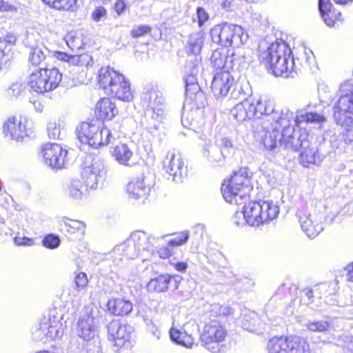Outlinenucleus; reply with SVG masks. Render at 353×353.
I'll return each instance as SVG.
<instances>
[{"label":"nucleus","mask_w":353,"mask_h":353,"mask_svg":"<svg viewBox=\"0 0 353 353\" xmlns=\"http://www.w3.org/2000/svg\"><path fill=\"white\" fill-rule=\"evenodd\" d=\"M250 91L247 85L238 86L232 90V97L241 101L232 109L231 114L239 121L246 119H261V130L259 128L257 130L263 133L261 138L264 147L271 152H276L279 139L285 130L292 126V121L297 126L302 123L320 124L326 121L323 112L312 111L310 106L307 110L298 111L294 117V113L288 108L275 110L272 101L256 99L250 96Z\"/></svg>","instance_id":"f257e3e1"},{"label":"nucleus","mask_w":353,"mask_h":353,"mask_svg":"<svg viewBox=\"0 0 353 353\" xmlns=\"http://www.w3.org/2000/svg\"><path fill=\"white\" fill-rule=\"evenodd\" d=\"M259 59L261 63L272 70L275 76L294 77V61L292 50L282 39H276L266 49L259 47Z\"/></svg>","instance_id":"f03ea898"},{"label":"nucleus","mask_w":353,"mask_h":353,"mask_svg":"<svg viewBox=\"0 0 353 353\" xmlns=\"http://www.w3.org/2000/svg\"><path fill=\"white\" fill-rule=\"evenodd\" d=\"M278 141L279 143L276 144V150L280 147L294 151L300 150V163L304 167L316 164L319 161L316 145L309 140V136L305 130L296 131L294 127L292 125L284 130L283 134Z\"/></svg>","instance_id":"7ed1b4c3"},{"label":"nucleus","mask_w":353,"mask_h":353,"mask_svg":"<svg viewBox=\"0 0 353 353\" xmlns=\"http://www.w3.org/2000/svg\"><path fill=\"white\" fill-rule=\"evenodd\" d=\"M97 85L108 95L130 102L133 99L130 82L123 74L109 66L101 68L97 73Z\"/></svg>","instance_id":"20e7f679"},{"label":"nucleus","mask_w":353,"mask_h":353,"mask_svg":"<svg viewBox=\"0 0 353 353\" xmlns=\"http://www.w3.org/2000/svg\"><path fill=\"white\" fill-rule=\"evenodd\" d=\"M339 99L333 106V117L340 126H349L353 123V82L342 83L337 92Z\"/></svg>","instance_id":"39448f33"},{"label":"nucleus","mask_w":353,"mask_h":353,"mask_svg":"<svg viewBox=\"0 0 353 353\" xmlns=\"http://www.w3.org/2000/svg\"><path fill=\"white\" fill-rule=\"evenodd\" d=\"M210 33L213 43L225 48L239 47L248 39V35L241 26L229 23L214 26Z\"/></svg>","instance_id":"423d86ee"},{"label":"nucleus","mask_w":353,"mask_h":353,"mask_svg":"<svg viewBox=\"0 0 353 353\" xmlns=\"http://www.w3.org/2000/svg\"><path fill=\"white\" fill-rule=\"evenodd\" d=\"M228 338L226 327L216 320L207 323L200 336L203 346L212 353L226 352L229 348L226 343Z\"/></svg>","instance_id":"0eeeda50"},{"label":"nucleus","mask_w":353,"mask_h":353,"mask_svg":"<svg viewBox=\"0 0 353 353\" xmlns=\"http://www.w3.org/2000/svg\"><path fill=\"white\" fill-rule=\"evenodd\" d=\"M279 212V207L269 201L250 202L244 206V219L252 226H259L275 219Z\"/></svg>","instance_id":"6e6552de"},{"label":"nucleus","mask_w":353,"mask_h":353,"mask_svg":"<svg viewBox=\"0 0 353 353\" xmlns=\"http://www.w3.org/2000/svg\"><path fill=\"white\" fill-rule=\"evenodd\" d=\"M248 183L249 179L243 172H234L230 179L222 183L221 192L225 200L231 204L244 203L250 190Z\"/></svg>","instance_id":"1a4fd4ad"},{"label":"nucleus","mask_w":353,"mask_h":353,"mask_svg":"<svg viewBox=\"0 0 353 353\" xmlns=\"http://www.w3.org/2000/svg\"><path fill=\"white\" fill-rule=\"evenodd\" d=\"M181 315L179 314L172 321V325L170 330L171 340L175 343L186 348H191L194 343V336L199 330V325L194 320L183 323L180 321Z\"/></svg>","instance_id":"9d476101"},{"label":"nucleus","mask_w":353,"mask_h":353,"mask_svg":"<svg viewBox=\"0 0 353 353\" xmlns=\"http://www.w3.org/2000/svg\"><path fill=\"white\" fill-rule=\"evenodd\" d=\"M268 353H311L308 343L296 336L273 337L267 344Z\"/></svg>","instance_id":"9b49d317"},{"label":"nucleus","mask_w":353,"mask_h":353,"mask_svg":"<svg viewBox=\"0 0 353 353\" xmlns=\"http://www.w3.org/2000/svg\"><path fill=\"white\" fill-rule=\"evenodd\" d=\"M54 58L63 63V66L77 67L75 78L77 82L88 84L86 82L88 70V54H70L63 51H54Z\"/></svg>","instance_id":"f8f14e48"},{"label":"nucleus","mask_w":353,"mask_h":353,"mask_svg":"<svg viewBox=\"0 0 353 353\" xmlns=\"http://www.w3.org/2000/svg\"><path fill=\"white\" fill-rule=\"evenodd\" d=\"M108 339L112 343L113 350L119 352L129 343L133 331L132 326L113 320L107 325Z\"/></svg>","instance_id":"ddd939ff"},{"label":"nucleus","mask_w":353,"mask_h":353,"mask_svg":"<svg viewBox=\"0 0 353 353\" xmlns=\"http://www.w3.org/2000/svg\"><path fill=\"white\" fill-rule=\"evenodd\" d=\"M41 152L45 163L52 170L63 169L68 162V150L58 143H46Z\"/></svg>","instance_id":"4468645a"},{"label":"nucleus","mask_w":353,"mask_h":353,"mask_svg":"<svg viewBox=\"0 0 353 353\" xmlns=\"http://www.w3.org/2000/svg\"><path fill=\"white\" fill-rule=\"evenodd\" d=\"M238 86H243L241 84L236 83L234 79L229 71L221 70L216 72L211 85V90L216 99H222L230 94V99H234L231 96V92ZM234 100H236L234 99Z\"/></svg>","instance_id":"2eb2a0df"},{"label":"nucleus","mask_w":353,"mask_h":353,"mask_svg":"<svg viewBox=\"0 0 353 353\" xmlns=\"http://www.w3.org/2000/svg\"><path fill=\"white\" fill-rule=\"evenodd\" d=\"M77 316L74 345L78 352L88 353V306L85 304Z\"/></svg>","instance_id":"dca6fc26"},{"label":"nucleus","mask_w":353,"mask_h":353,"mask_svg":"<svg viewBox=\"0 0 353 353\" xmlns=\"http://www.w3.org/2000/svg\"><path fill=\"white\" fill-rule=\"evenodd\" d=\"M163 169L176 182L181 181L187 172V168L181 155L171 151L167 153L163 160Z\"/></svg>","instance_id":"f3484780"},{"label":"nucleus","mask_w":353,"mask_h":353,"mask_svg":"<svg viewBox=\"0 0 353 353\" xmlns=\"http://www.w3.org/2000/svg\"><path fill=\"white\" fill-rule=\"evenodd\" d=\"M296 214L303 231L308 237L315 238L323 230L320 219L312 215L307 208L299 209Z\"/></svg>","instance_id":"a211bd4d"},{"label":"nucleus","mask_w":353,"mask_h":353,"mask_svg":"<svg viewBox=\"0 0 353 353\" xmlns=\"http://www.w3.org/2000/svg\"><path fill=\"white\" fill-rule=\"evenodd\" d=\"M141 105L146 110H158L165 108V99L162 93L152 85L144 88L141 94Z\"/></svg>","instance_id":"6ab92c4d"},{"label":"nucleus","mask_w":353,"mask_h":353,"mask_svg":"<svg viewBox=\"0 0 353 353\" xmlns=\"http://www.w3.org/2000/svg\"><path fill=\"white\" fill-rule=\"evenodd\" d=\"M79 166L81 177L83 182L78 179L72 180L69 187L70 195L75 199H80L83 196H85L88 190V185L87 183L88 180V166L87 161L83 160Z\"/></svg>","instance_id":"aec40b11"},{"label":"nucleus","mask_w":353,"mask_h":353,"mask_svg":"<svg viewBox=\"0 0 353 353\" xmlns=\"http://www.w3.org/2000/svg\"><path fill=\"white\" fill-rule=\"evenodd\" d=\"M47 317L46 323H47V339L56 340L61 338L63 335L62 324L60 323L62 314H59L56 307L46 311Z\"/></svg>","instance_id":"412c9836"},{"label":"nucleus","mask_w":353,"mask_h":353,"mask_svg":"<svg viewBox=\"0 0 353 353\" xmlns=\"http://www.w3.org/2000/svg\"><path fill=\"white\" fill-rule=\"evenodd\" d=\"M3 130L6 137L17 142L23 141L25 138L29 137L21 121H18L14 117H10L5 121Z\"/></svg>","instance_id":"4be33fe9"},{"label":"nucleus","mask_w":353,"mask_h":353,"mask_svg":"<svg viewBox=\"0 0 353 353\" xmlns=\"http://www.w3.org/2000/svg\"><path fill=\"white\" fill-rule=\"evenodd\" d=\"M17 40L14 33L10 32H1L0 33V70L3 65L6 66L12 57L10 53Z\"/></svg>","instance_id":"5701e85b"},{"label":"nucleus","mask_w":353,"mask_h":353,"mask_svg":"<svg viewBox=\"0 0 353 353\" xmlns=\"http://www.w3.org/2000/svg\"><path fill=\"white\" fill-rule=\"evenodd\" d=\"M94 112L98 119L110 121L118 114V110L110 98L103 97L96 103Z\"/></svg>","instance_id":"b1692460"},{"label":"nucleus","mask_w":353,"mask_h":353,"mask_svg":"<svg viewBox=\"0 0 353 353\" xmlns=\"http://www.w3.org/2000/svg\"><path fill=\"white\" fill-rule=\"evenodd\" d=\"M154 240V238L149 237L145 232L142 231L134 232L130 236V243L135 245L139 248L143 257L148 256L146 253L153 254Z\"/></svg>","instance_id":"393cba45"},{"label":"nucleus","mask_w":353,"mask_h":353,"mask_svg":"<svg viewBox=\"0 0 353 353\" xmlns=\"http://www.w3.org/2000/svg\"><path fill=\"white\" fill-rule=\"evenodd\" d=\"M52 51L44 46H37L32 48L30 52L28 61L33 69H40L46 66V60L54 57Z\"/></svg>","instance_id":"a878e982"},{"label":"nucleus","mask_w":353,"mask_h":353,"mask_svg":"<svg viewBox=\"0 0 353 353\" xmlns=\"http://www.w3.org/2000/svg\"><path fill=\"white\" fill-rule=\"evenodd\" d=\"M228 52L229 50L223 48L214 50L210 57V63L213 68L216 70L221 69L226 71L232 68L234 61L232 56H234V53L232 52V56L229 57Z\"/></svg>","instance_id":"bb28decb"},{"label":"nucleus","mask_w":353,"mask_h":353,"mask_svg":"<svg viewBox=\"0 0 353 353\" xmlns=\"http://www.w3.org/2000/svg\"><path fill=\"white\" fill-rule=\"evenodd\" d=\"M99 128L94 133V134L90 137V147L97 148L98 145H107L111 143L112 139H115L119 137L118 131L113 128H110L102 125L100 130Z\"/></svg>","instance_id":"cd10ccee"},{"label":"nucleus","mask_w":353,"mask_h":353,"mask_svg":"<svg viewBox=\"0 0 353 353\" xmlns=\"http://www.w3.org/2000/svg\"><path fill=\"white\" fill-rule=\"evenodd\" d=\"M181 123L183 126L196 131L204 124L203 110L199 108L186 110L184 108L181 117Z\"/></svg>","instance_id":"c85d7f7f"},{"label":"nucleus","mask_w":353,"mask_h":353,"mask_svg":"<svg viewBox=\"0 0 353 353\" xmlns=\"http://www.w3.org/2000/svg\"><path fill=\"white\" fill-rule=\"evenodd\" d=\"M75 145L77 148L84 152L85 157H81V159L87 161V154L88 150V121H84L80 122L74 131Z\"/></svg>","instance_id":"c756f323"},{"label":"nucleus","mask_w":353,"mask_h":353,"mask_svg":"<svg viewBox=\"0 0 353 353\" xmlns=\"http://www.w3.org/2000/svg\"><path fill=\"white\" fill-rule=\"evenodd\" d=\"M332 4L330 0H319V10L326 25L332 27L339 20L341 13L332 9Z\"/></svg>","instance_id":"7c9ffc66"},{"label":"nucleus","mask_w":353,"mask_h":353,"mask_svg":"<svg viewBox=\"0 0 353 353\" xmlns=\"http://www.w3.org/2000/svg\"><path fill=\"white\" fill-rule=\"evenodd\" d=\"M40 69H33L28 79V84L32 92L43 94L49 92L48 83Z\"/></svg>","instance_id":"2f4dec72"},{"label":"nucleus","mask_w":353,"mask_h":353,"mask_svg":"<svg viewBox=\"0 0 353 353\" xmlns=\"http://www.w3.org/2000/svg\"><path fill=\"white\" fill-rule=\"evenodd\" d=\"M108 311L115 316H127L133 309L131 301L124 299H111L107 303Z\"/></svg>","instance_id":"473e14b6"},{"label":"nucleus","mask_w":353,"mask_h":353,"mask_svg":"<svg viewBox=\"0 0 353 353\" xmlns=\"http://www.w3.org/2000/svg\"><path fill=\"white\" fill-rule=\"evenodd\" d=\"M150 190L149 186L145 185L142 176L133 178L127 185V191L130 196L135 199L146 197Z\"/></svg>","instance_id":"72a5a7b5"},{"label":"nucleus","mask_w":353,"mask_h":353,"mask_svg":"<svg viewBox=\"0 0 353 353\" xmlns=\"http://www.w3.org/2000/svg\"><path fill=\"white\" fill-rule=\"evenodd\" d=\"M243 327L251 332L261 334L265 330V324L261 321L258 314L252 312L249 316L245 315L242 321Z\"/></svg>","instance_id":"f704fd0d"},{"label":"nucleus","mask_w":353,"mask_h":353,"mask_svg":"<svg viewBox=\"0 0 353 353\" xmlns=\"http://www.w3.org/2000/svg\"><path fill=\"white\" fill-rule=\"evenodd\" d=\"M91 169L90 170V181H93L91 186L92 189H97L100 184H102L105 175L103 163L101 161L93 160Z\"/></svg>","instance_id":"c9c22d12"},{"label":"nucleus","mask_w":353,"mask_h":353,"mask_svg":"<svg viewBox=\"0 0 353 353\" xmlns=\"http://www.w3.org/2000/svg\"><path fill=\"white\" fill-rule=\"evenodd\" d=\"M165 109L161 108V112L158 110H146L145 114L148 117L147 128L151 134H156L159 130L164 118Z\"/></svg>","instance_id":"e433bc0d"},{"label":"nucleus","mask_w":353,"mask_h":353,"mask_svg":"<svg viewBox=\"0 0 353 353\" xmlns=\"http://www.w3.org/2000/svg\"><path fill=\"white\" fill-rule=\"evenodd\" d=\"M42 73L48 83V91H52L56 89L60 84L63 74L56 67L51 68L47 66L41 68Z\"/></svg>","instance_id":"4c0bfd02"},{"label":"nucleus","mask_w":353,"mask_h":353,"mask_svg":"<svg viewBox=\"0 0 353 353\" xmlns=\"http://www.w3.org/2000/svg\"><path fill=\"white\" fill-rule=\"evenodd\" d=\"M203 155L212 163H222L225 157V152L210 141L203 147Z\"/></svg>","instance_id":"58836bf2"},{"label":"nucleus","mask_w":353,"mask_h":353,"mask_svg":"<svg viewBox=\"0 0 353 353\" xmlns=\"http://www.w3.org/2000/svg\"><path fill=\"white\" fill-rule=\"evenodd\" d=\"M112 154L119 164L125 166L131 165L130 160L133 152L126 144H119L115 146Z\"/></svg>","instance_id":"ea45409f"},{"label":"nucleus","mask_w":353,"mask_h":353,"mask_svg":"<svg viewBox=\"0 0 353 353\" xmlns=\"http://www.w3.org/2000/svg\"><path fill=\"white\" fill-rule=\"evenodd\" d=\"M171 279L168 274H162L152 279L147 285V289L150 292H165L168 289Z\"/></svg>","instance_id":"a19ab883"},{"label":"nucleus","mask_w":353,"mask_h":353,"mask_svg":"<svg viewBox=\"0 0 353 353\" xmlns=\"http://www.w3.org/2000/svg\"><path fill=\"white\" fill-rule=\"evenodd\" d=\"M61 230L70 234L79 232L81 235L85 233L86 224L80 221L72 220L65 218L61 224Z\"/></svg>","instance_id":"79ce46f5"},{"label":"nucleus","mask_w":353,"mask_h":353,"mask_svg":"<svg viewBox=\"0 0 353 353\" xmlns=\"http://www.w3.org/2000/svg\"><path fill=\"white\" fill-rule=\"evenodd\" d=\"M47 317L46 312L43 314V317L41 319L39 325H37L34 330L32 331V336L34 340L37 341H43L46 343L48 341L47 339V323H46Z\"/></svg>","instance_id":"37998d69"},{"label":"nucleus","mask_w":353,"mask_h":353,"mask_svg":"<svg viewBox=\"0 0 353 353\" xmlns=\"http://www.w3.org/2000/svg\"><path fill=\"white\" fill-rule=\"evenodd\" d=\"M115 251L125 252V256L128 259H134L141 255L139 248L135 245L130 243V237L123 243L115 246Z\"/></svg>","instance_id":"c03bdc74"},{"label":"nucleus","mask_w":353,"mask_h":353,"mask_svg":"<svg viewBox=\"0 0 353 353\" xmlns=\"http://www.w3.org/2000/svg\"><path fill=\"white\" fill-rule=\"evenodd\" d=\"M203 43V33L200 31L192 33L189 38L188 48L192 54L199 53Z\"/></svg>","instance_id":"a18cd8bd"},{"label":"nucleus","mask_w":353,"mask_h":353,"mask_svg":"<svg viewBox=\"0 0 353 353\" xmlns=\"http://www.w3.org/2000/svg\"><path fill=\"white\" fill-rule=\"evenodd\" d=\"M48 137L51 139H63L66 135V132L61 128V124L56 122H50L47 127Z\"/></svg>","instance_id":"49530a36"},{"label":"nucleus","mask_w":353,"mask_h":353,"mask_svg":"<svg viewBox=\"0 0 353 353\" xmlns=\"http://www.w3.org/2000/svg\"><path fill=\"white\" fill-rule=\"evenodd\" d=\"M336 283L333 282H325L315 285L316 293L319 295L321 299L323 296H327L334 294L336 291Z\"/></svg>","instance_id":"de8ad7c7"},{"label":"nucleus","mask_w":353,"mask_h":353,"mask_svg":"<svg viewBox=\"0 0 353 353\" xmlns=\"http://www.w3.org/2000/svg\"><path fill=\"white\" fill-rule=\"evenodd\" d=\"M305 327L311 332H323L329 330L330 324L325 320L309 321Z\"/></svg>","instance_id":"09e8293b"},{"label":"nucleus","mask_w":353,"mask_h":353,"mask_svg":"<svg viewBox=\"0 0 353 353\" xmlns=\"http://www.w3.org/2000/svg\"><path fill=\"white\" fill-rule=\"evenodd\" d=\"M74 274L75 289L79 292H85L88 284L87 274L83 271H76Z\"/></svg>","instance_id":"8fccbe9b"},{"label":"nucleus","mask_w":353,"mask_h":353,"mask_svg":"<svg viewBox=\"0 0 353 353\" xmlns=\"http://www.w3.org/2000/svg\"><path fill=\"white\" fill-rule=\"evenodd\" d=\"M60 244V237L57 234L53 233L46 234L42 240L43 246L50 250L57 248Z\"/></svg>","instance_id":"3c124183"},{"label":"nucleus","mask_w":353,"mask_h":353,"mask_svg":"<svg viewBox=\"0 0 353 353\" xmlns=\"http://www.w3.org/2000/svg\"><path fill=\"white\" fill-rule=\"evenodd\" d=\"M65 41L68 46L71 49L80 50L86 45V42L81 39V37L73 35L72 33L68 34L65 37Z\"/></svg>","instance_id":"603ef678"},{"label":"nucleus","mask_w":353,"mask_h":353,"mask_svg":"<svg viewBox=\"0 0 353 353\" xmlns=\"http://www.w3.org/2000/svg\"><path fill=\"white\" fill-rule=\"evenodd\" d=\"M93 345V348H90V352L92 351L91 353H103L101 348V343L98 335V332L94 329L92 330L90 327V346Z\"/></svg>","instance_id":"864d4df0"},{"label":"nucleus","mask_w":353,"mask_h":353,"mask_svg":"<svg viewBox=\"0 0 353 353\" xmlns=\"http://www.w3.org/2000/svg\"><path fill=\"white\" fill-rule=\"evenodd\" d=\"M77 0H51L46 5L51 6L57 10H69L76 3Z\"/></svg>","instance_id":"5fc2aeb1"},{"label":"nucleus","mask_w":353,"mask_h":353,"mask_svg":"<svg viewBox=\"0 0 353 353\" xmlns=\"http://www.w3.org/2000/svg\"><path fill=\"white\" fill-rule=\"evenodd\" d=\"M189 232L188 230L183 231L176 234V236L170 240L168 245L170 247L180 246L185 244L189 239Z\"/></svg>","instance_id":"6e6d98bb"},{"label":"nucleus","mask_w":353,"mask_h":353,"mask_svg":"<svg viewBox=\"0 0 353 353\" xmlns=\"http://www.w3.org/2000/svg\"><path fill=\"white\" fill-rule=\"evenodd\" d=\"M316 293L315 286L313 289L305 288L301 291V301L307 305H310L313 303L312 298Z\"/></svg>","instance_id":"4d7b16f0"},{"label":"nucleus","mask_w":353,"mask_h":353,"mask_svg":"<svg viewBox=\"0 0 353 353\" xmlns=\"http://www.w3.org/2000/svg\"><path fill=\"white\" fill-rule=\"evenodd\" d=\"M151 31V28L147 25H141L134 28L131 31V35L133 38H139L143 37Z\"/></svg>","instance_id":"13d9d810"},{"label":"nucleus","mask_w":353,"mask_h":353,"mask_svg":"<svg viewBox=\"0 0 353 353\" xmlns=\"http://www.w3.org/2000/svg\"><path fill=\"white\" fill-rule=\"evenodd\" d=\"M196 14L198 25L200 28H201L204 25V23L208 21L209 14L207 12V11L201 7L196 8Z\"/></svg>","instance_id":"bf43d9fd"},{"label":"nucleus","mask_w":353,"mask_h":353,"mask_svg":"<svg viewBox=\"0 0 353 353\" xmlns=\"http://www.w3.org/2000/svg\"><path fill=\"white\" fill-rule=\"evenodd\" d=\"M106 18L107 11L102 6L96 8L95 10L92 13V19L96 22L104 21L106 19Z\"/></svg>","instance_id":"052dcab7"},{"label":"nucleus","mask_w":353,"mask_h":353,"mask_svg":"<svg viewBox=\"0 0 353 353\" xmlns=\"http://www.w3.org/2000/svg\"><path fill=\"white\" fill-rule=\"evenodd\" d=\"M185 74H191L197 75L199 71V60L194 59L192 61H190L185 65Z\"/></svg>","instance_id":"680f3d73"},{"label":"nucleus","mask_w":353,"mask_h":353,"mask_svg":"<svg viewBox=\"0 0 353 353\" xmlns=\"http://www.w3.org/2000/svg\"><path fill=\"white\" fill-rule=\"evenodd\" d=\"M345 129L343 138L346 143H351L353 142V123L349 126H342Z\"/></svg>","instance_id":"e2e57ef3"},{"label":"nucleus","mask_w":353,"mask_h":353,"mask_svg":"<svg viewBox=\"0 0 353 353\" xmlns=\"http://www.w3.org/2000/svg\"><path fill=\"white\" fill-rule=\"evenodd\" d=\"M14 241L16 245L23 246H31L33 245L34 243V241L33 239L27 236L15 237L14 239Z\"/></svg>","instance_id":"0e129e2a"},{"label":"nucleus","mask_w":353,"mask_h":353,"mask_svg":"<svg viewBox=\"0 0 353 353\" xmlns=\"http://www.w3.org/2000/svg\"><path fill=\"white\" fill-rule=\"evenodd\" d=\"M220 148H221L222 150L225 152V154L226 155L227 150H230L231 148H232V141L226 138H221L218 144H216Z\"/></svg>","instance_id":"69168bd1"},{"label":"nucleus","mask_w":353,"mask_h":353,"mask_svg":"<svg viewBox=\"0 0 353 353\" xmlns=\"http://www.w3.org/2000/svg\"><path fill=\"white\" fill-rule=\"evenodd\" d=\"M185 93L188 96H190V98L192 97L193 94H195L196 97H201L203 95L200 92L199 84H197V88H195V90L192 85L188 86V85H185Z\"/></svg>","instance_id":"338daca9"},{"label":"nucleus","mask_w":353,"mask_h":353,"mask_svg":"<svg viewBox=\"0 0 353 353\" xmlns=\"http://www.w3.org/2000/svg\"><path fill=\"white\" fill-rule=\"evenodd\" d=\"M127 5L124 0H117L115 2L114 10L118 15H121L126 9Z\"/></svg>","instance_id":"774afa93"}]
</instances>
